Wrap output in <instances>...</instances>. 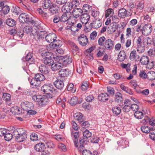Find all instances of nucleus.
I'll return each mask as SVG.
<instances>
[{"mask_svg": "<svg viewBox=\"0 0 155 155\" xmlns=\"http://www.w3.org/2000/svg\"><path fill=\"white\" fill-rule=\"evenodd\" d=\"M54 84L57 88L60 90L63 89L64 86L63 81L60 79H57L54 82Z\"/></svg>", "mask_w": 155, "mask_h": 155, "instance_id": "nucleus-17", "label": "nucleus"}, {"mask_svg": "<svg viewBox=\"0 0 155 155\" xmlns=\"http://www.w3.org/2000/svg\"><path fill=\"white\" fill-rule=\"evenodd\" d=\"M32 99L38 103L40 107H41L45 105L46 102V99H45L42 96L40 95H34L32 97Z\"/></svg>", "mask_w": 155, "mask_h": 155, "instance_id": "nucleus-5", "label": "nucleus"}, {"mask_svg": "<svg viewBox=\"0 0 155 155\" xmlns=\"http://www.w3.org/2000/svg\"><path fill=\"white\" fill-rule=\"evenodd\" d=\"M51 5V2L50 0H44L41 4L42 7L45 9H49Z\"/></svg>", "mask_w": 155, "mask_h": 155, "instance_id": "nucleus-25", "label": "nucleus"}, {"mask_svg": "<svg viewBox=\"0 0 155 155\" xmlns=\"http://www.w3.org/2000/svg\"><path fill=\"white\" fill-rule=\"evenodd\" d=\"M72 62V58L69 56H66L63 58L62 61V66H66Z\"/></svg>", "mask_w": 155, "mask_h": 155, "instance_id": "nucleus-15", "label": "nucleus"}, {"mask_svg": "<svg viewBox=\"0 0 155 155\" xmlns=\"http://www.w3.org/2000/svg\"><path fill=\"white\" fill-rule=\"evenodd\" d=\"M147 54L149 56L153 57L155 55V50L154 48L150 49L147 51Z\"/></svg>", "mask_w": 155, "mask_h": 155, "instance_id": "nucleus-53", "label": "nucleus"}, {"mask_svg": "<svg viewBox=\"0 0 155 155\" xmlns=\"http://www.w3.org/2000/svg\"><path fill=\"white\" fill-rule=\"evenodd\" d=\"M35 27H31V32L30 33V35L31 36H34V38L35 39V35H37V30L36 29H35Z\"/></svg>", "mask_w": 155, "mask_h": 155, "instance_id": "nucleus-55", "label": "nucleus"}, {"mask_svg": "<svg viewBox=\"0 0 155 155\" xmlns=\"http://www.w3.org/2000/svg\"><path fill=\"white\" fill-rule=\"evenodd\" d=\"M118 17L120 18H124L126 17L129 16L130 15L127 12L126 9L124 8H121L119 11L118 12Z\"/></svg>", "mask_w": 155, "mask_h": 155, "instance_id": "nucleus-10", "label": "nucleus"}, {"mask_svg": "<svg viewBox=\"0 0 155 155\" xmlns=\"http://www.w3.org/2000/svg\"><path fill=\"white\" fill-rule=\"evenodd\" d=\"M113 10L111 8L108 9L105 15L106 17H111L113 14Z\"/></svg>", "mask_w": 155, "mask_h": 155, "instance_id": "nucleus-56", "label": "nucleus"}, {"mask_svg": "<svg viewBox=\"0 0 155 155\" xmlns=\"http://www.w3.org/2000/svg\"><path fill=\"white\" fill-rule=\"evenodd\" d=\"M74 118L77 120L80 123H81L84 121V119L83 118L82 114L79 113H75L74 116Z\"/></svg>", "mask_w": 155, "mask_h": 155, "instance_id": "nucleus-26", "label": "nucleus"}, {"mask_svg": "<svg viewBox=\"0 0 155 155\" xmlns=\"http://www.w3.org/2000/svg\"><path fill=\"white\" fill-rule=\"evenodd\" d=\"M78 40L79 43L83 46L86 45L88 42L87 37L84 34L81 35L78 38Z\"/></svg>", "mask_w": 155, "mask_h": 155, "instance_id": "nucleus-8", "label": "nucleus"}, {"mask_svg": "<svg viewBox=\"0 0 155 155\" xmlns=\"http://www.w3.org/2000/svg\"><path fill=\"white\" fill-rule=\"evenodd\" d=\"M67 89L68 91H70L72 93H74L76 91V89L74 87V85L72 83H70L68 85Z\"/></svg>", "mask_w": 155, "mask_h": 155, "instance_id": "nucleus-45", "label": "nucleus"}, {"mask_svg": "<svg viewBox=\"0 0 155 155\" xmlns=\"http://www.w3.org/2000/svg\"><path fill=\"white\" fill-rule=\"evenodd\" d=\"M94 97L93 95L89 94L85 98L86 101L88 102H91L94 100Z\"/></svg>", "mask_w": 155, "mask_h": 155, "instance_id": "nucleus-49", "label": "nucleus"}, {"mask_svg": "<svg viewBox=\"0 0 155 155\" xmlns=\"http://www.w3.org/2000/svg\"><path fill=\"white\" fill-rule=\"evenodd\" d=\"M92 135L91 133L89 132L88 130H85L83 132V137L87 139L88 138L91 137Z\"/></svg>", "mask_w": 155, "mask_h": 155, "instance_id": "nucleus-46", "label": "nucleus"}, {"mask_svg": "<svg viewBox=\"0 0 155 155\" xmlns=\"http://www.w3.org/2000/svg\"><path fill=\"white\" fill-rule=\"evenodd\" d=\"M109 95L106 93H102L99 95L98 96V100L103 102H105L109 99Z\"/></svg>", "mask_w": 155, "mask_h": 155, "instance_id": "nucleus-20", "label": "nucleus"}, {"mask_svg": "<svg viewBox=\"0 0 155 155\" xmlns=\"http://www.w3.org/2000/svg\"><path fill=\"white\" fill-rule=\"evenodd\" d=\"M126 53L124 51H121L119 52L117 58L118 60L120 61L124 60L126 57Z\"/></svg>", "mask_w": 155, "mask_h": 155, "instance_id": "nucleus-27", "label": "nucleus"}, {"mask_svg": "<svg viewBox=\"0 0 155 155\" xmlns=\"http://www.w3.org/2000/svg\"><path fill=\"white\" fill-rule=\"evenodd\" d=\"M56 35L54 33H49L45 36V40L47 42L51 43L56 39Z\"/></svg>", "mask_w": 155, "mask_h": 155, "instance_id": "nucleus-11", "label": "nucleus"}, {"mask_svg": "<svg viewBox=\"0 0 155 155\" xmlns=\"http://www.w3.org/2000/svg\"><path fill=\"white\" fill-rule=\"evenodd\" d=\"M35 149L38 152H42L45 149V147L44 143H41L36 144Z\"/></svg>", "mask_w": 155, "mask_h": 155, "instance_id": "nucleus-21", "label": "nucleus"}, {"mask_svg": "<svg viewBox=\"0 0 155 155\" xmlns=\"http://www.w3.org/2000/svg\"><path fill=\"white\" fill-rule=\"evenodd\" d=\"M23 132L19 133L16 129L14 130L13 133V136L15 138L16 141L18 142H22L27 138V134L25 131L22 130Z\"/></svg>", "mask_w": 155, "mask_h": 155, "instance_id": "nucleus-3", "label": "nucleus"}, {"mask_svg": "<svg viewBox=\"0 0 155 155\" xmlns=\"http://www.w3.org/2000/svg\"><path fill=\"white\" fill-rule=\"evenodd\" d=\"M6 24L9 26H13L15 24V21L13 19L8 18L6 20Z\"/></svg>", "mask_w": 155, "mask_h": 155, "instance_id": "nucleus-44", "label": "nucleus"}, {"mask_svg": "<svg viewBox=\"0 0 155 155\" xmlns=\"http://www.w3.org/2000/svg\"><path fill=\"white\" fill-rule=\"evenodd\" d=\"M70 18V14L64 13L61 16L60 18L61 21L62 22H64L68 21Z\"/></svg>", "mask_w": 155, "mask_h": 155, "instance_id": "nucleus-33", "label": "nucleus"}, {"mask_svg": "<svg viewBox=\"0 0 155 155\" xmlns=\"http://www.w3.org/2000/svg\"><path fill=\"white\" fill-rule=\"evenodd\" d=\"M107 91L109 93V96H112L114 95L115 93V90L114 88L111 87H107Z\"/></svg>", "mask_w": 155, "mask_h": 155, "instance_id": "nucleus-47", "label": "nucleus"}, {"mask_svg": "<svg viewBox=\"0 0 155 155\" xmlns=\"http://www.w3.org/2000/svg\"><path fill=\"white\" fill-rule=\"evenodd\" d=\"M46 33L47 32L45 31H40L37 33V35H35V39L36 41L42 40L45 37V38Z\"/></svg>", "mask_w": 155, "mask_h": 155, "instance_id": "nucleus-14", "label": "nucleus"}, {"mask_svg": "<svg viewBox=\"0 0 155 155\" xmlns=\"http://www.w3.org/2000/svg\"><path fill=\"white\" fill-rule=\"evenodd\" d=\"M71 11L72 9L74 8L79 5V1L77 0H73L70 2H66Z\"/></svg>", "mask_w": 155, "mask_h": 155, "instance_id": "nucleus-19", "label": "nucleus"}, {"mask_svg": "<svg viewBox=\"0 0 155 155\" xmlns=\"http://www.w3.org/2000/svg\"><path fill=\"white\" fill-rule=\"evenodd\" d=\"M61 10L63 12L69 14V12L71 11L70 8H69L68 4L66 2L65 4L61 8Z\"/></svg>", "mask_w": 155, "mask_h": 155, "instance_id": "nucleus-36", "label": "nucleus"}, {"mask_svg": "<svg viewBox=\"0 0 155 155\" xmlns=\"http://www.w3.org/2000/svg\"><path fill=\"white\" fill-rule=\"evenodd\" d=\"M11 10L13 12L17 15L19 14L21 12L20 8L18 6L13 7Z\"/></svg>", "mask_w": 155, "mask_h": 155, "instance_id": "nucleus-50", "label": "nucleus"}, {"mask_svg": "<svg viewBox=\"0 0 155 155\" xmlns=\"http://www.w3.org/2000/svg\"><path fill=\"white\" fill-rule=\"evenodd\" d=\"M139 76L141 78H147V76H148V75L147 74V73L146 74L145 71L142 70L140 71Z\"/></svg>", "mask_w": 155, "mask_h": 155, "instance_id": "nucleus-61", "label": "nucleus"}, {"mask_svg": "<svg viewBox=\"0 0 155 155\" xmlns=\"http://www.w3.org/2000/svg\"><path fill=\"white\" fill-rule=\"evenodd\" d=\"M70 103L71 105L74 106L78 103L80 104L81 102L78 101V98L77 97L74 96L71 98Z\"/></svg>", "mask_w": 155, "mask_h": 155, "instance_id": "nucleus-35", "label": "nucleus"}, {"mask_svg": "<svg viewBox=\"0 0 155 155\" xmlns=\"http://www.w3.org/2000/svg\"><path fill=\"white\" fill-rule=\"evenodd\" d=\"M19 19L20 21L23 23L28 22H33V21L31 22L28 16L25 13L21 14L19 16Z\"/></svg>", "mask_w": 155, "mask_h": 155, "instance_id": "nucleus-9", "label": "nucleus"}, {"mask_svg": "<svg viewBox=\"0 0 155 155\" xmlns=\"http://www.w3.org/2000/svg\"><path fill=\"white\" fill-rule=\"evenodd\" d=\"M123 100L122 94L120 92H117L115 94V100L117 102H121Z\"/></svg>", "mask_w": 155, "mask_h": 155, "instance_id": "nucleus-32", "label": "nucleus"}, {"mask_svg": "<svg viewBox=\"0 0 155 155\" xmlns=\"http://www.w3.org/2000/svg\"><path fill=\"white\" fill-rule=\"evenodd\" d=\"M2 97L7 105L9 106L11 105L12 101L11 100V96L10 94L5 93L3 94Z\"/></svg>", "mask_w": 155, "mask_h": 155, "instance_id": "nucleus-18", "label": "nucleus"}, {"mask_svg": "<svg viewBox=\"0 0 155 155\" xmlns=\"http://www.w3.org/2000/svg\"><path fill=\"white\" fill-rule=\"evenodd\" d=\"M58 43L59 42H61V41L60 40L56 41V40L53 42V43L50 44V45L53 48H54L55 47H59L60 46V44L59 43H58Z\"/></svg>", "mask_w": 155, "mask_h": 155, "instance_id": "nucleus-57", "label": "nucleus"}, {"mask_svg": "<svg viewBox=\"0 0 155 155\" xmlns=\"http://www.w3.org/2000/svg\"><path fill=\"white\" fill-rule=\"evenodd\" d=\"M39 71L45 75L47 74L48 73V69L46 66L44 65L41 64L39 66Z\"/></svg>", "mask_w": 155, "mask_h": 155, "instance_id": "nucleus-30", "label": "nucleus"}, {"mask_svg": "<svg viewBox=\"0 0 155 155\" xmlns=\"http://www.w3.org/2000/svg\"><path fill=\"white\" fill-rule=\"evenodd\" d=\"M91 15L95 18L98 17L99 15V12L96 10H92L91 12Z\"/></svg>", "mask_w": 155, "mask_h": 155, "instance_id": "nucleus-63", "label": "nucleus"}, {"mask_svg": "<svg viewBox=\"0 0 155 155\" xmlns=\"http://www.w3.org/2000/svg\"><path fill=\"white\" fill-rule=\"evenodd\" d=\"M131 64L128 63L127 64L122 63L120 64V66L123 68H125L127 72H129L130 70Z\"/></svg>", "mask_w": 155, "mask_h": 155, "instance_id": "nucleus-42", "label": "nucleus"}, {"mask_svg": "<svg viewBox=\"0 0 155 155\" xmlns=\"http://www.w3.org/2000/svg\"><path fill=\"white\" fill-rule=\"evenodd\" d=\"M10 10V8L7 5H5L4 6H3V7L2 8V10L4 14H6L9 12Z\"/></svg>", "mask_w": 155, "mask_h": 155, "instance_id": "nucleus-62", "label": "nucleus"}, {"mask_svg": "<svg viewBox=\"0 0 155 155\" xmlns=\"http://www.w3.org/2000/svg\"><path fill=\"white\" fill-rule=\"evenodd\" d=\"M52 71H57L62 68V63L60 62H55L53 63L51 65Z\"/></svg>", "mask_w": 155, "mask_h": 155, "instance_id": "nucleus-23", "label": "nucleus"}, {"mask_svg": "<svg viewBox=\"0 0 155 155\" xmlns=\"http://www.w3.org/2000/svg\"><path fill=\"white\" fill-rule=\"evenodd\" d=\"M134 116L137 119H141L143 117V114L142 112L138 110L136 111L134 114Z\"/></svg>", "mask_w": 155, "mask_h": 155, "instance_id": "nucleus-37", "label": "nucleus"}, {"mask_svg": "<svg viewBox=\"0 0 155 155\" xmlns=\"http://www.w3.org/2000/svg\"><path fill=\"white\" fill-rule=\"evenodd\" d=\"M114 42L111 39H107L105 42L104 47L107 50H111L114 47Z\"/></svg>", "mask_w": 155, "mask_h": 155, "instance_id": "nucleus-12", "label": "nucleus"}, {"mask_svg": "<svg viewBox=\"0 0 155 155\" xmlns=\"http://www.w3.org/2000/svg\"><path fill=\"white\" fill-rule=\"evenodd\" d=\"M40 82L39 78H32L31 80L30 83L31 85L36 86L39 84L38 82Z\"/></svg>", "mask_w": 155, "mask_h": 155, "instance_id": "nucleus-38", "label": "nucleus"}, {"mask_svg": "<svg viewBox=\"0 0 155 155\" xmlns=\"http://www.w3.org/2000/svg\"><path fill=\"white\" fill-rule=\"evenodd\" d=\"M92 26L95 28H97L100 27L102 25L101 20L100 18H96L92 23Z\"/></svg>", "mask_w": 155, "mask_h": 155, "instance_id": "nucleus-22", "label": "nucleus"}, {"mask_svg": "<svg viewBox=\"0 0 155 155\" xmlns=\"http://www.w3.org/2000/svg\"><path fill=\"white\" fill-rule=\"evenodd\" d=\"M41 55L43 59L51 58L52 56V54L50 52L46 51H43L41 53Z\"/></svg>", "mask_w": 155, "mask_h": 155, "instance_id": "nucleus-29", "label": "nucleus"}, {"mask_svg": "<svg viewBox=\"0 0 155 155\" xmlns=\"http://www.w3.org/2000/svg\"><path fill=\"white\" fill-rule=\"evenodd\" d=\"M10 112L15 115L19 114L21 112L19 108L17 107H12L10 109Z\"/></svg>", "mask_w": 155, "mask_h": 155, "instance_id": "nucleus-34", "label": "nucleus"}, {"mask_svg": "<svg viewBox=\"0 0 155 155\" xmlns=\"http://www.w3.org/2000/svg\"><path fill=\"white\" fill-rule=\"evenodd\" d=\"M52 59V58H48V59H43V61L45 64L49 66H51L54 63V62Z\"/></svg>", "mask_w": 155, "mask_h": 155, "instance_id": "nucleus-43", "label": "nucleus"}, {"mask_svg": "<svg viewBox=\"0 0 155 155\" xmlns=\"http://www.w3.org/2000/svg\"><path fill=\"white\" fill-rule=\"evenodd\" d=\"M30 139L32 141H36L38 140V137L36 134L33 133L30 135Z\"/></svg>", "mask_w": 155, "mask_h": 155, "instance_id": "nucleus-51", "label": "nucleus"}, {"mask_svg": "<svg viewBox=\"0 0 155 155\" xmlns=\"http://www.w3.org/2000/svg\"><path fill=\"white\" fill-rule=\"evenodd\" d=\"M152 26L150 24L145 25L141 29L142 34L144 35H147L152 31Z\"/></svg>", "mask_w": 155, "mask_h": 155, "instance_id": "nucleus-6", "label": "nucleus"}, {"mask_svg": "<svg viewBox=\"0 0 155 155\" xmlns=\"http://www.w3.org/2000/svg\"><path fill=\"white\" fill-rule=\"evenodd\" d=\"M41 90L45 93H50L54 94V95L59 96L60 93L55 88L54 86L50 84H44L41 88Z\"/></svg>", "mask_w": 155, "mask_h": 155, "instance_id": "nucleus-1", "label": "nucleus"}, {"mask_svg": "<svg viewBox=\"0 0 155 155\" xmlns=\"http://www.w3.org/2000/svg\"><path fill=\"white\" fill-rule=\"evenodd\" d=\"M21 107L24 110L27 112L29 110L33 109L34 105L31 102L25 101L21 103Z\"/></svg>", "mask_w": 155, "mask_h": 155, "instance_id": "nucleus-7", "label": "nucleus"}, {"mask_svg": "<svg viewBox=\"0 0 155 155\" xmlns=\"http://www.w3.org/2000/svg\"><path fill=\"white\" fill-rule=\"evenodd\" d=\"M136 53V52L135 50L132 51L131 52L129 57V58L130 60L133 61L135 59Z\"/></svg>", "mask_w": 155, "mask_h": 155, "instance_id": "nucleus-58", "label": "nucleus"}, {"mask_svg": "<svg viewBox=\"0 0 155 155\" xmlns=\"http://www.w3.org/2000/svg\"><path fill=\"white\" fill-rule=\"evenodd\" d=\"M82 23H78L76 25L75 28H76L75 29H74L73 25L71 27V31L74 32H76L78 31L80 29H81L82 27Z\"/></svg>", "mask_w": 155, "mask_h": 155, "instance_id": "nucleus-39", "label": "nucleus"}, {"mask_svg": "<svg viewBox=\"0 0 155 155\" xmlns=\"http://www.w3.org/2000/svg\"><path fill=\"white\" fill-rule=\"evenodd\" d=\"M152 42L151 39L149 38H144L141 36L137 37L136 39V44L137 48L141 47L142 44L144 46L150 44Z\"/></svg>", "mask_w": 155, "mask_h": 155, "instance_id": "nucleus-2", "label": "nucleus"}, {"mask_svg": "<svg viewBox=\"0 0 155 155\" xmlns=\"http://www.w3.org/2000/svg\"><path fill=\"white\" fill-rule=\"evenodd\" d=\"M106 38L104 36L99 38L98 40V45L100 46H103L105 45L104 41H105Z\"/></svg>", "mask_w": 155, "mask_h": 155, "instance_id": "nucleus-52", "label": "nucleus"}, {"mask_svg": "<svg viewBox=\"0 0 155 155\" xmlns=\"http://www.w3.org/2000/svg\"><path fill=\"white\" fill-rule=\"evenodd\" d=\"M130 86L131 87L134 88V89L136 88V87L137 85L136 81L134 80H131L130 82Z\"/></svg>", "mask_w": 155, "mask_h": 155, "instance_id": "nucleus-60", "label": "nucleus"}, {"mask_svg": "<svg viewBox=\"0 0 155 155\" xmlns=\"http://www.w3.org/2000/svg\"><path fill=\"white\" fill-rule=\"evenodd\" d=\"M113 114L116 115L120 114L121 112V109L118 106H114L111 110Z\"/></svg>", "mask_w": 155, "mask_h": 155, "instance_id": "nucleus-31", "label": "nucleus"}, {"mask_svg": "<svg viewBox=\"0 0 155 155\" xmlns=\"http://www.w3.org/2000/svg\"><path fill=\"white\" fill-rule=\"evenodd\" d=\"M137 66L136 65H134V68L132 71V74H130V76L127 78H133V75H135L137 73Z\"/></svg>", "mask_w": 155, "mask_h": 155, "instance_id": "nucleus-59", "label": "nucleus"}, {"mask_svg": "<svg viewBox=\"0 0 155 155\" xmlns=\"http://www.w3.org/2000/svg\"><path fill=\"white\" fill-rule=\"evenodd\" d=\"M49 9L51 13L54 14L58 12L59 7L56 5L52 4Z\"/></svg>", "mask_w": 155, "mask_h": 155, "instance_id": "nucleus-28", "label": "nucleus"}, {"mask_svg": "<svg viewBox=\"0 0 155 155\" xmlns=\"http://www.w3.org/2000/svg\"><path fill=\"white\" fill-rule=\"evenodd\" d=\"M25 53L27 55L25 58L26 61H31L33 60V58H32L33 54L31 52H29L28 51H26Z\"/></svg>", "mask_w": 155, "mask_h": 155, "instance_id": "nucleus-41", "label": "nucleus"}, {"mask_svg": "<svg viewBox=\"0 0 155 155\" xmlns=\"http://www.w3.org/2000/svg\"><path fill=\"white\" fill-rule=\"evenodd\" d=\"M140 61L142 65H147L146 67L148 69H151L153 67V62H149V58L147 56H142L140 59Z\"/></svg>", "mask_w": 155, "mask_h": 155, "instance_id": "nucleus-4", "label": "nucleus"}, {"mask_svg": "<svg viewBox=\"0 0 155 155\" xmlns=\"http://www.w3.org/2000/svg\"><path fill=\"white\" fill-rule=\"evenodd\" d=\"M90 18L89 15L87 14H84L81 16L80 21L83 24L85 25Z\"/></svg>", "mask_w": 155, "mask_h": 155, "instance_id": "nucleus-16", "label": "nucleus"}, {"mask_svg": "<svg viewBox=\"0 0 155 155\" xmlns=\"http://www.w3.org/2000/svg\"><path fill=\"white\" fill-rule=\"evenodd\" d=\"M13 135L10 133H6L4 136L5 139L6 141H9L12 139Z\"/></svg>", "mask_w": 155, "mask_h": 155, "instance_id": "nucleus-54", "label": "nucleus"}, {"mask_svg": "<svg viewBox=\"0 0 155 155\" xmlns=\"http://www.w3.org/2000/svg\"><path fill=\"white\" fill-rule=\"evenodd\" d=\"M141 131L143 133H148L151 130L150 128L147 126H143L141 127Z\"/></svg>", "mask_w": 155, "mask_h": 155, "instance_id": "nucleus-48", "label": "nucleus"}, {"mask_svg": "<svg viewBox=\"0 0 155 155\" xmlns=\"http://www.w3.org/2000/svg\"><path fill=\"white\" fill-rule=\"evenodd\" d=\"M69 70L68 69H62L59 72V74L61 77H67L69 76Z\"/></svg>", "mask_w": 155, "mask_h": 155, "instance_id": "nucleus-24", "label": "nucleus"}, {"mask_svg": "<svg viewBox=\"0 0 155 155\" xmlns=\"http://www.w3.org/2000/svg\"><path fill=\"white\" fill-rule=\"evenodd\" d=\"M83 13V11L81 9L75 8L73 10L72 14L74 18H77L81 16Z\"/></svg>", "mask_w": 155, "mask_h": 155, "instance_id": "nucleus-13", "label": "nucleus"}, {"mask_svg": "<svg viewBox=\"0 0 155 155\" xmlns=\"http://www.w3.org/2000/svg\"><path fill=\"white\" fill-rule=\"evenodd\" d=\"M47 94L46 95H44L43 96H42L45 99H46V102L45 103V105L47 104L48 102V98H52L53 97H57L58 96H56L54 95V94H51L50 93H46Z\"/></svg>", "mask_w": 155, "mask_h": 155, "instance_id": "nucleus-40", "label": "nucleus"}, {"mask_svg": "<svg viewBox=\"0 0 155 155\" xmlns=\"http://www.w3.org/2000/svg\"><path fill=\"white\" fill-rule=\"evenodd\" d=\"M81 126L83 128H86L90 126V124L87 121H84L82 123Z\"/></svg>", "mask_w": 155, "mask_h": 155, "instance_id": "nucleus-64", "label": "nucleus"}]
</instances>
